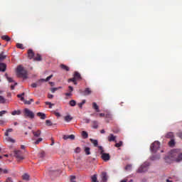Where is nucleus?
<instances>
[{"label":"nucleus","instance_id":"obj_5","mask_svg":"<svg viewBox=\"0 0 182 182\" xmlns=\"http://www.w3.org/2000/svg\"><path fill=\"white\" fill-rule=\"evenodd\" d=\"M150 163L148 161L144 162L137 170V173H146L149 170Z\"/></svg>","mask_w":182,"mask_h":182},{"label":"nucleus","instance_id":"obj_60","mask_svg":"<svg viewBox=\"0 0 182 182\" xmlns=\"http://www.w3.org/2000/svg\"><path fill=\"white\" fill-rule=\"evenodd\" d=\"M11 132H14V129H7V132L11 133Z\"/></svg>","mask_w":182,"mask_h":182},{"label":"nucleus","instance_id":"obj_45","mask_svg":"<svg viewBox=\"0 0 182 182\" xmlns=\"http://www.w3.org/2000/svg\"><path fill=\"white\" fill-rule=\"evenodd\" d=\"M43 139L42 138H38L35 142L34 144H39L41 141H42Z\"/></svg>","mask_w":182,"mask_h":182},{"label":"nucleus","instance_id":"obj_46","mask_svg":"<svg viewBox=\"0 0 182 182\" xmlns=\"http://www.w3.org/2000/svg\"><path fill=\"white\" fill-rule=\"evenodd\" d=\"M81 150H82V149H80V147H77V148L75 149V153L79 154V153H80Z\"/></svg>","mask_w":182,"mask_h":182},{"label":"nucleus","instance_id":"obj_14","mask_svg":"<svg viewBox=\"0 0 182 182\" xmlns=\"http://www.w3.org/2000/svg\"><path fill=\"white\" fill-rule=\"evenodd\" d=\"M64 120L65 122H67L68 123H69V122H71V120H73V117H72V115H65L64 117Z\"/></svg>","mask_w":182,"mask_h":182},{"label":"nucleus","instance_id":"obj_58","mask_svg":"<svg viewBox=\"0 0 182 182\" xmlns=\"http://www.w3.org/2000/svg\"><path fill=\"white\" fill-rule=\"evenodd\" d=\"M77 106H78L79 107H80V109H82L83 105H82L81 102H80V103L77 104Z\"/></svg>","mask_w":182,"mask_h":182},{"label":"nucleus","instance_id":"obj_26","mask_svg":"<svg viewBox=\"0 0 182 182\" xmlns=\"http://www.w3.org/2000/svg\"><path fill=\"white\" fill-rule=\"evenodd\" d=\"M23 96H25V92L18 95L17 97H19L21 102H23L25 100V97H23Z\"/></svg>","mask_w":182,"mask_h":182},{"label":"nucleus","instance_id":"obj_21","mask_svg":"<svg viewBox=\"0 0 182 182\" xmlns=\"http://www.w3.org/2000/svg\"><path fill=\"white\" fill-rule=\"evenodd\" d=\"M22 178H23V180H24L25 181H29L30 180V176H29V174L28 173H24L22 176Z\"/></svg>","mask_w":182,"mask_h":182},{"label":"nucleus","instance_id":"obj_23","mask_svg":"<svg viewBox=\"0 0 182 182\" xmlns=\"http://www.w3.org/2000/svg\"><path fill=\"white\" fill-rule=\"evenodd\" d=\"M9 173V170L7 168H0V174H8Z\"/></svg>","mask_w":182,"mask_h":182},{"label":"nucleus","instance_id":"obj_31","mask_svg":"<svg viewBox=\"0 0 182 182\" xmlns=\"http://www.w3.org/2000/svg\"><path fill=\"white\" fill-rule=\"evenodd\" d=\"M100 117H105V119H106V122H109V119H110V115H107V114H106V115L101 114Z\"/></svg>","mask_w":182,"mask_h":182},{"label":"nucleus","instance_id":"obj_52","mask_svg":"<svg viewBox=\"0 0 182 182\" xmlns=\"http://www.w3.org/2000/svg\"><path fill=\"white\" fill-rule=\"evenodd\" d=\"M125 170H132V165H127L126 167H125Z\"/></svg>","mask_w":182,"mask_h":182},{"label":"nucleus","instance_id":"obj_22","mask_svg":"<svg viewBox=\"0 0 182 182\" xmlns=\"http://www.w3.org/2000/svg\"><path fill=\"white\" fill-rule=\"evenodd\" d=\"M1 39L3 41H6V42H9L11 41V37L9 36L5 35V36H1Z\"/></svg>","mask_w":182,"mask_h":182},{"label":"nucleus","instance_id":"obj_3","mask_svg":"<svg viewBox=\"0 0 182 182\" xmlns=\"http://www.w3.org/2000/svg\"><path fill=\"white\" fill-rule=\"evenodd\" d=\"M82 75L79 73L77 71H75L73 74V78H69L68 80V83H70V82H73V85L76 86L77 85V81L82 80Z\"/></svg>","mask_w":182,"mask_h":182},{"label":"nucleus","instance_id":"obj_2","mask_svg":"<svg viewBox=\"0 0 182 182\" xmlns=\"http://www.w3.org/2000/svg\"><path fill=\"white\" fill-rule=\"evenodd\" d=\"M17 75L18 77H23V79H28V71L23 68L22 65L17 67Z\"/></svg>","mask_w":182,"mask_h":182},{"label":"nucleus","instance_id":"obj_1","mask_svg":"<svg viewBox=\"0 0 182 182\" xmlns=\"http://www.w3.org/2000/svg\"><path fill=\"white\" fill-rule=\"evenodd\" d=\"M150 150L153 154L151 157V160L153 161L156 160H160V153H164V151L160 149V142L159 141H155L154 143L151 144Z\"/></svg>","mask_w":182,"mask_h":182},{"label":"nucleus","instance_id":"obj_12","mask_svg":"<svg viewBox=\"0 0 182 182\" xmlns=\"http://www.w3.org/2000/svg\"><path fill=\"white\" fill-rule=\"evenodd\" d=\"M5 70H6V64L0 63V72H5Z\"/></svg>","mask_w":182,"mask_h":182},{"label":"nucleus","instance_id":"obj_36","mask_svg":"<svg viewBox=\"0 0 182 182\" xmlns=\"http://www.w3.org/2000/svg\"><path fill=\"white\" fill-rule=\"evenodd\" d=\"M69 105L73 107L76 106V101L72 100L70 101Z\"/></svg>","mask_w":182,"mask_h":182},{"label":"nucleus","instance_id":"obj_9","mask_svg":"<svg viewBox=\"0 0 182 182\" xmlns=\"http://www.w3.org/2000/svg\"><path fill=\"white\" fill-rule=\"evenodd\" d=\"M32 133L33 134V140H36V139H38V137H40L41 132V130H38V131H32Z\"/></svg>","mask_w":182,"mask_h":182},{"label":"nucleus","instance_id":"obj_20","mask_svg":"<svg viewBox=\"0 0 182 182\" xmlns=\"http://www.w3.org/2000/svg\"><path fill=\"white\" fill-rule=\"evenodd\" d=\"M92 109H94L95 112H100V110L99 109V105H97L96 102L92 103Z\"/></svg>","mask_w":182,"mask_h":182},{"label":"nucleus","instance_id":"obj_11","mask_svg":"<svg viewBox=\"0 0 182 182\" xmlns=\"http://www.w3.org/2000/svg\"><path fill=\"white\" fill-rule=\"evenodd\" d=\"M72 92H73V87L68 86V92H66L65 95L67 96V97H69V96H72Z\"/></svg>","mask_w":182,"mask_h":182},{"label":"nucleus","instance_id":"obj_37","mask_svg":"<svg viewBox=\"0 0 182 182\" xmlns=\"http://www.w3.org/2000/svg\"><path fill=\"white\" fill-rule=\"evenodd\" d=\"M85 154L89 156L90 154V148L89 147H85Z\"/></svg>","mask_w":182,"mask_h":182},{"label":"nucleus","instance_id":"obj_35","mask_svg":"<svg viewBox=\"0 0 182 182\" xmlns=\"http://www.w3.org/2000/svg\"><path fill=\"white\" fill-rule=\"evenodd\" d=\"M91 178L92 182H99L97 181V175L92 176Z\"/></svg>","mask_w":182,"mask_h":182},{"label":"nucleus","instance_id":"obj_41","mask_svg":"<svg viewBox=\"0 0 182 182\" xmlns=\"http://www.w3.org/2000/svg\"><path fill=\"white\" fill-rule=\"evenodd\" d=\"M59 89H60V87L51 88V89H50V92H51L52 93H55V92H56V90H59Z\"/></svg>","mask_w":182,"mask_h":182},{"label":"nucleus","instance_id":"obj_47","mask_svg":"<svg viewBox=\"0 0 182 182\" xmlns=\"http://www.w3.org/2000/svg\"><path fill=\"white\" fill-rule=\"evenodd\" d=\"M46 123L47 126H52V122L49 119H47L46 121Z\"/></svg>","mask_w":182,"mask_h":182},{"label":"nucleus","instance_id":"obj_13","mask_svg":"<svg viewBox=\"0 0 182 182\" xmlns=\"http://www.w3.org/2000/svg\"><path fill=\"white\" fill-rule=\"evenodd\" d=\"M63 139H64V140H68V139L75 140V135H73V134H71V135H64L63 136Z\"/></svg>","mask_w":182,"mask_h":182},{"label":"nucleus","instance_id":"obj_17","mask_svg":"<svg viewBox=\"0 0 182 182\" xmlns=\"http://www.w3.org/2000/svg\"><path fill=\"white\" fill-rule=\"evenodd\" d=\"M165 137L166 139H174V133H173V132H168L166 134Z\"/></svg>","mask_w":182,"mask_h":182},{"label":"nucleus","instance_id":"obj_6","mask_svg":"<svg viewBox=\"0 0 182 182\" xmlns=\"http://www.w3.org/2000/svg\"><path fill=\"white\" fill-rule=\"evenodd\" d=\"M14 156L17 159L18 161H21V160H23L25 158L22 156V151L21 150H15Z\"/></svg>","mask_w":182,"mask_h":182},{"label":"nucleus","instance_id":"obj_43","mask_svg":"<svg viewBox=\"0 0 182 182\" xmlns=\"http://www.w3.org/2000/svg\"><path fill=\"white\" fill-rule=\"evenodd\" d=\"M76 176H72L70 179V182H76Z\"/></svg>","mask_w":182,"mask_h":182},{"label":"nucleus","instance_id":"obj_54","mask_svg":"<svg viewBox=\"0 0 182 182\" xmlns=\"http://www.w3.org/2000/svg\"><path fill=\"white\" fill-rule=\"evenodd\" d=\"M46 105H48V106H50V109L52 108V106H53V105L51 103V102H46Z\"/></svg>","mask_w":182,"mask_h":182},{"label":"nucleus","instance_id":"obj_57","mask_svg":"<svg viewBox=\"0 0 182 182\" xmlns=\"http://www.w3.org/2000/svg\"><path fill=\"white\" fill-rule=\"evenodd\" d=\"M48 99H53V95L48 94Z\"/></svg>","mask_w":182,"mask_h":182},{"label":"nucleus","instance_id":"obj_25","mask_svg":"<svg viewBox=\"0 0 182 182\" xmlns=\"http://www.w3.org/2000/svg\"><path fill=\"white\" fill-rule=\"evenodd\" d=\"M175 145H176V141L174 140V138H173V139H171V141L168 142V146H170V147H174Z\"/></svg>","mask_w":182,"mask_h":182},{"label":"nucleus","instance_id":"obj_48","mask_svg":"<svg viewBox=\"0 0 182 182\" xmlns=\"http://www.w3.org/2000/svg\"><path fill=\"white\" fill-rule=\"evenodd\" d=\"M83 123H90V119L88 118H84Z\"/></svg>","mask_w":182,"mask_h":182},{"label":"nucleus","instance_id":"obj_8","mask_svg":"<svg viewBox=\"0 0 182 182\" xmlns=\"http://www.w3.org/2000/svg\"><path fill=\"white\" fill-rule=\"evenodd\" d=\"M101 182H107V179L109 178V176H107V173L102 172L100 175Z\"/></svg>","mask_w":182,"mask_h":182},{"label":"nucleus","instance_id":"obj_64","mask_svg":"<svg viewBox=\"0 0 182 182\" xmlns=\"http://www.w3.org/2000/svg\"><path fill=\"white\" fill-rule=\"evenodd\" d=\"M166 182H173V181L170 180V179H166Z\"/></svg>","mask_w":182,"mask_h":182},{"label":"nucleus","instance_id":"obj_62","mask_svg":"<svg viewBox=\"0 0 182 182\" xmlns=\"http://www.w3.org/2000/svg\"><path fill=\"white\" fill-rule=\"evenodd\" d=\"M25 103L26 105H31V101H26Z\"/></svg>","mask_w":182,"mask_h":182},{"label":"nucleus","instance_id":"obj_29","mask_svg":"<svg viewBox=\"0 0 182 182\" xmlns=\"http://www.w3.org/2000/svg\"><path fill=\"white\" fill-rule=\"evenodd\" d=\"M35 115L34 114H26L25 118L26 119H30V120H32V119H34Z\"/></svg>","mask_w":182,"mask_h":182},{"label":"nucleus","instance_id":"obj_50","mask_svg":"<svg viewBox=\"0 0 182 182\" xmlns=\"http://www.w3.org/2000/svg\"><path fill=\"white\" fill-rule=\"evenodd\" d=\"M52 77H53V75H50V76L47 77L46 80L47 82H49V80H50V79H52Z\"/></svg>","mask_w":182,"mask_h":182},{"label":"nucleus","instance_id":"obj_53","mask_svg":"<svg viewBox=\"0 0 182 182\" xmlns=\"http://www.w3.org/2000/svg\"><path fill=\"white\" fill-rule=\"evenodd\" d=\"M38 86H39V84H38V82L37 84L36 83L31 84V87H38Z\"/></svg>","mask_w":182,"mask_h":182},{"label":"nucleus","instance_id":"obj_7","mask_svg":"<svg viewBox=\"0 0 182 182\" xmlns=\"http://www.w3.org/2000/svg\"><path fill=\"white\" fill-rule=\"evenodd\" d=\"M80 93L82 95V96H89V95H92V90L87 87L85 89V90H80Z\"/></svg>","mask_w":182,"mask_h":182},{"label":"nucleus","instance_id":"obj_39","mask_svg":"<svg viewBox=\"0 0 182 182\" xmlns=\"http://www.w3.org/2000/svg\"><path fill=\"white\" fill-rule=\"evenodd\" d=\"M6 140L7 141H11V143H15V140L14 139L11 138V137H9V136H7L6 138Z\"/></svg>","mask_w":182,"mask_h":182},{"label":"nucleus","instance_id":"obj_38","mask_svg":"<svg viewBox=\"0 0 182 182\" xmlns=\"http://www.w3.org/2000/svg\"><path fill=\"white\" fill-rule=\"evenodd\" d=\"M47 82L46 81V79H43V78H42V79H40L38 82H37V83L38 84V86H41L42 84V82Z\"/></svg>","mask_w":182,"mask_h":182},{"label":"nucleus","instance_id":"obj_44","mask_svg":"<svg viewBox=\"0 0 182 182\" xmlns=\"http://www.w3.org/2000/svg\"><path fill=\"white\" fill-rule=\"evenodd\" d=\"M6 102V100L2 96H0V103H5Z\"/></svg>","mask_w":182,"mask_h":182},{"label":"nucleus","instance_id":"obj_4","mask_svg":"<svg viewBox=\"0 0 182 182\" xmlns=\"http://www.w3.org/2000/svg\"><path fill=\"white\" fill-rule=\"evenodd\" d=\"M98 149L100 150L101 157L104 161H109L110 160V155L109 154L105 153L102 146H98Z\"/></svg>","mask_w":182,"mask_h":182},{"label":"nucleus","instance_id":"obj_32","mask_svg":"<svg viewBox=\"0 0 182 182\" xmlns=\"http://www.w3.org/2000/svg\"><path fill=\"white\" fill-rule=\"evenodd\" d=\"M46 156L45 151H42L38 154V157L43 159Z\"/></svg>","mask_w":182,"mask_h":182},{"label":"nucleus","instance_id":"obj_33","mask_svg":"<svg viewBox=\"0 0 182 182\" xmlns=\"http://www.w3.org/2000/svg\"><path fill=\"white\" fill-rule=\"evenodd\" d=\"M5 76H6V77L8 82H9V83H12V82H14V79H12V77H9L8 76V74H7V73L5 74Z\"/></svg>","mask_w":182,"mask_h":182},{"label":"nucleus","instance_id":"obj_56","mask_svg":"<svg viewBox=\"0 0 182 182\" xmlns=\"http://www.w3.org/2000/svg\"><path fill=\"white\" fill-rule=\"evenodd\" d=\"M6 113H8V112L6 110H3L0 112V114H6Z\"/></svg>","mask_w":182,"mask_h":182},{"label":"nucleus","instance_id":"obj_49","mask_svg":"<svg viewBox=\"0 0 182 182\" xmlns=\"http://www.w3.org/2000/svg\"><path fill=\"white\" fill-rule=\"evenodd\" d=\"M38 116L40 117V118L42 120H45V119H46V114H39Z\"/></svg>","mask_w":182,"mask_h":182},{"label":"nucleus","instance_id":"obj_51","mask_svg":"<svg viewBox=\"0 0 182 182\" xmlns=\"http://www.w3.org/2000/svg\"><path fill=\"white\" fill-rule=\"evenodd\" d=\"M16 85H18V82H15L14 85H11V90H14L15 89V86H16Z\"/></svg>","mask_w":182,"mask_h":182},{"label":"nucleus","instance_id":"obj_15","mask_svg":"<svg viewBox=\"0 0 182 182\" xmlns=\"http://www.w3.org/2000/svg\"><path fill=\"white\" fill-rule=\"evenodd\" d=\"M33 60H36L37 62H41V60H42V56L41 55V54L37 53L36 56H34Z\"/></svg>","mask_w":182,"mask_h":182},{"label":"nucleus","instance_id":"obj_30","mask_svg":"<svg viewBox=\"0 0 182 182\" xmlns=\"http://www.w3.org/2000/svg\"><path fill=\"white\" fill-rule=\"evenodd\" d=\"M82 136L83 139H87V137H89V134H87V132H86V131L82 132Z\"/></svg>","mask_w":182,"mask_h":182},{"label":"nucleus","instance_id":"obj_42","mask_svg":"<svg viewBox=\"0 0 182 182\" xmlns=\"http://www.w3.org/2000/svg\"><path fill=\"white\" fill-rule=\"evenodd\" d=\"M122 146H123V141H122L115 144V147H122Z\"/></svg>","mask_w":182,"mask_h":182},{"label":"nucleus","instance_id":"obj_55","mask_svg":"<svg viewBox=\"0 0 182 182\" xmlns=\"http://www.w3.org/2000/svg\"><path fill=\"white\" fill-rule=\"evenodd\" d=\"M6 182H14V181H12V178H7Z\"/></svg>","mask_w":182,"mask_h":182},{"label":"nucleus","instance_id":"obj_27","mask_svg":"<svg viewBox=\"0 0 182 182\" xmlns=\"http://www.w3.org/2000/svg\"><path fill=\"white\" fill-rule=\"evenodd\" d=\"M91 143H92V144H94L95 147H97L99 142L97 141V140L96 139H90Z\"/></svg>","mask_w":182,"mask_h":182},{"label":"nucleus","instance_id":"obj_10","mask_svg":"<svg viewBox=\"0 0 182 182\" xmlns=\"http://www.w3.org/2000/svg\"><path fill=\"white\" fill-rule=\"evenodd\" d=\"M28 59H33V58L35 57V53H33V50L32 49H29L28 50Z\"/></svg>","mask_w":182,"mask_h":182},{"label":"nucleus","instance_id":"obj_19","mask_svg":"<svg viewBox=\"0 0 182 182\" xmlns=\"http://www.w3.org/2000/svg\"><path fill=\"white\" fill-rule=\"evenodd\" d=\"M109 141H116V136L113 134H110L108 136Z\"/></svg>","mask_w":182,"mask_h":182},{"label":"nucleus","instance_id":"obj_61","mask_svg":"<svg viewBox=\"0 0 182 182\" xmlns=\"http://www.w3.org/2000/svg\"><path fill=\"white\" fill-rule=\"evenodd\" d=\"M100 133H102V134H105L106 133V132L105 131V129H102L100 131Z\"/></svg>","mask_w":182,"mask_h":182},{"label":"nucleus","instance_id":"obj_28","mask_svg":"<svg viewBox=\"0 0 182 182\" xmlns=\"http://www.w3.org/2000/svg\"><path fill=\"white\" fill-rule=\"evenodd\" d=\"M93 129H97L99 127V123L97 121H92Z\"/></svg>","mask_w":182,"mask_h":182},{"label":"nucleus","instance_id":"obj_63","mask_svg":"<svg viewBox=\"0 0 182 182\" xmlns=\"http://www.w3.org/2000/svg\"><path fill=\"white\" fill-rule=\"evenodd\" d=\"M4 123H5V121H4V120L0 121V124H4Z\"/></svg>","mask_w":182,"mask_h":182},{"label":"nucleus","instance_id":"obj_59","mask_svg":"<svg viewBox=\"0 0 182 182\" xmlns=\"http://www.w3.org/2000/svg\"><path fill=\"white\" fill-rule=\"evenodd\" d=\"M178 137L182 139V132L178 134Z\"/></svg>","mask_w":182,"mask_h":182},{"label":"nucleus","instance_id":"obj_24","mask_svg":"<svg viewBox=\"0 0 182 182\" xmlns=\"http://www.w3.org/2000/svg\"><path fill=\"white\" fill-rule=\"evenodd\" d=\"M23 113L24 114H34V113L32 111L29 110L28 108H26L23 110Z\"/></svg>","mask_w":182,"mask_h":182},{"label":"nucleus","instance_id":"obj_40","mask_svg":"<svg viewBox=\"0 0 182 182\" xmlns=\"http://www.w3.org/2000/svg\"><path fill=\"white\" fill-rule=\"evenodd\" d=\"M16 48H18V49H23V44H22V43H17L16 44Z\"/></svg>","mask_w":182,"mask_h":182},{"label":"nucleus","instance_id":"obj_18","mask_svg":"<svg viewBox=\"0 0 182 182\" xmlns=\"http://www.w3.org/2000/svg\"><path fill=\"white\" fill-rule=\"evenodd\" d=\"M60 68L63 69V70H66V72H69V70H70V68L68 67V65H65V64H61L60 65Z\"/></svg>","mask_w":182,"mask_h":182},{"label":"nucleus","instance_id":"obj_34","mask_svg":"<svg viewBox=\"0 0 182 182\" xmlns=\"http://www.w3.org/2000/svg\"><path fill=\"white\" fill-rule=\"evenodd\" d=\"M11 114H22V112L21 110H14L11 112Z\"/></svg>","mask_w":182,"mask_h":182},{"label":"nucleus","instance_id":"obj_16","mask_svg":"<svg viewBox=\"0 0 182 182\" xmlns=\"http://www.w3.org/2000/svg\"><path fill=\"white\" fill-rule=\"evenodd\" d=\"M5 59H6V55H5V53L4 51H2L0 53V62H4V60H5Z\"/></svg>","mask_w":182,"mask_h":182}]
</instances>
